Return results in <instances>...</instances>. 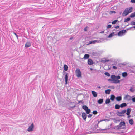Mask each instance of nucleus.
Here are the masks:
<instances>
[{
  "instance_id": "obj_1",
  "label": "nucleus",
  "mask_w": 135,
  "mask_h": 135,
  "mask_svg": "<svg viewBox=\"0 0 135 135\" xmlns=\"http://www.w3.org/2000/svg\"><path fill=\"white\" fill-rule=\"evenodd\" d=\"M99 122L98 121H95L94 123L92 125V128L89 129V131H87L86 132L87 134H90L92 133H98L99 132L106 133V132H104L107 129H102L98 127V124Z\"/></svg>"
},
{
  "instance_id": "obj_2",
  "label": "nucleus",
  "mask_w": 135,
  "mask_h": 135,
  "mask_svg": "<svg viewBox=\"0 0 135 135\" xmlns=\"http://www.w3.org/2000/svg\"><path fill=\"white\" fill-rule=\"evenodd\" d=\"M111 79H109L108 80V81H113L112 83L115 84L119 83L120 82V80L119 79H120V76L118 75L116 76L114 75H112L111 76Z\"/></svg>"
},
{
  "instance_id": "obj_3",
  "label": "nucleus",
  "mask_w": 135,
  "mask_h": 135,
  "mask_svg": "<svg viewBox=\"0 0 135 135\" xmlns=\"http://www.w3.org/2000/svg\"><path fill=\"white\" fill-rule=\"evenodd\" d=\"M132 10L133 8L132 7L126 8L122 13L123 16H125L127 15L132 12Z\"/></svg>"
},
{
  "instance_id": "obj_4",
  "label": "nucleus",
  "mask_w": 135,
  "mask_h": 135,
  "mask_svg": "<svg viewBox=\"0 0 135 135\" xmlns=\"http://www.w3.org/2000/svg\"><path fill=\"white\" fill-rule=\"evenodd\" d=\"M125 123L124 122H121L119 125L115 126V128L117 129H120L122 126H125Z\"/></svg>"
},
{
  "instance_id": "obj_5",
  "label": "nucleus",
  "mask_w": 135,
  "mask_h": 135,
  "mask_svg": "<svg viewBox=\"0 0 135 135\" xmlns=\"http://www.w3.org/2000/svg\"><path fill=\"white\" fill-rule=\"evenodd\" d=\"M126 32V30H123L119 32L118 33V35L119 36H122L124 35Z\"/></svg>"
},
{
  "instance_id": "obj_6",
  "label": "nucleus",
  "mask_w": 135,
  "mask_h": 135,
  "mask_svg": "<svg viewBox=\"0 0 135 135\" xmlns=\"http://www.w3.org/2000/svg\"><path fill=\"white\" fill-rule=\"evenodd\" d=\"M63 75L65 76V84H67L68 81V74L65 71H63Z\"/></svg>"
},
{
  "instance_id": "obj_7",
  "label": "nucleus",
  "mask_w": 135,
  "mask_h": 135,
  "mask_svg": "<svg viewBox=\"0 0 135 135\" xmlns=\"http://www.w3.org/2000/svg\"><path fill=\"white\" fill-rule=\"evenodd\" d=\"M75 72V73L76 74V76L78 77H79L81 76V72L79 69H77Z\"/></svg>"
},
{
  "instance_id": "obj_8",
  "label": "nucleus",
  "mask_w": 135,
  "mask_h": 135,
  "mask_svg": "<svg viewBox=\"0 0 135 135\" xmlns=\"http://www.w3.org/2000/svg\"><path fill=\"white\" fill-rule=\"evenodd\" d=\"M34 125L33 123H32L31 125L30 126L28 129H27V131L29 132H30L32 131L33 130V129L34 128Z\"/></svg>"
},
{
  "instance_id": "obj_9",
  "label": "nucleus",
  "mask_w": 135,
  "mask_h": 135,
  "mask_svg": "<svg viewBox=\"0 0 135 135\" xmlns=\"http://www.w3.org/2000/svg\"><path fill=\"white\" fill-rule=\"evenodd\" d=\"M133 97H131L128 95H126L124 98L125 100H127L128 101H129L132 99V98Z\"/></svg>"
},
{
  "instance_id": "obj_10",
  "label": "nucleus",
  "mask_w": 135,
  "mask_h": 135,
  "mask_svg": "<svg viewBox=\"0 0 135 135\" xmlns=\"http://www.w3.org/2000/svg\"><path fill=\"white\" fill-rule=\"evenodd\" d=\"M126 114L128 116V118H129L130 117V113L131 112V109L130 108H128L127 110Z\"/></svg>"
},
{
  "instance_id": "obj_11",
  "label": "nucleus",
  "mask_w": 135,
  "mask_h": 135,
  "mask_svg": "<svg viewBox=\"0 0 135 135\" xmlns=\"http://www.w3.org/2000/svg\"><path fill=\"white\" fill-rule=\"evenodd\" d=\"M82 117L83 120H85L87 117V115L84 112L83 113H82Z\"/></svg>"
},
{
  "instance_id": "obj_12",
  "label": "nucleus",
  "mask_w": 135,
  "mask_h": 135,
  "mask_svg": "<svg viewBox=\"0 0 135 135\" xmlns=\"http://www.w3.org/2000/svg\"><path fill=\"white\" fill-rule=\"evenodd\" d=\"M93 63V62L91 59H89L88 60V63L90 65H92Z\"/></svg>"
},
{
  "instance_id": "obj_13",
  "label": "nucleus",
  "mask_w": 135,
  "mask_h": 135,
  "mask_svg": "<svg viewBox=\"0 0 135 135\" xmlns=\"http://www.w3.org/2000/svg\"><path fill=\"white\" fill-rule=\"evenodd\" d=\"M31 45V43L30 42H27L25 44V47L26 48L30 47Z\"/></svg>"
},
{
  "instance_id": "obj_14",
  "label": "nucleus",
  "mask_w": 135,
  "mask_h": 135,
  "mask_svg": "<svg viewBox=\"0 0 135 135\" xmlns=\"http://www.w3.org/2000/svg\"><path fill=\"white\" fill-rule=\"evenodd\" d=\"M117 115L119 116H124L123 115L122 113L121 112H119V111H117Z\"/></svg>"
},
{
  "instance_id": "obj_15",
  "label": "nucleus",
  "mask_w": 135,
  "mask_h": 135,
  "mask_svg": "<svg viewBox=\"0 0 135 135\" xmlns=\"http://www.w3.org/2000/svg\"><path fill=\"white\" fill-rule=\"evenodd\" d=\"M116 99L117 101H120L122 100V97L121 96H118L116 98Z\"/></svg>"
},
{
  "instance_id": "obj_16",
  "label": "nucleus",
  "mask_w": 135,
  "mask_h": 135,
  "mask_svg": "<svg viewBox=\"0 0 135 135\" xmlns=\"http://www.w3.org/2000/svg\"><path fill=\"white\" fill-rule=\"evenodd\" d=\"M117 35V34H115L114 32H113L110 34L109 36H108V38H111L113 36H114V35Z\"/></svg>"
},
{
  "instance_id": "obj_17",
  "label": "nucleus",
  "mask_w": 135,
  "mask_h": 135,
  "mask_svg": "<svg viewBox=\"0 0 135 135\" xmlns=\"http://www.w3.org/2000/svg\"><path fill=\"white\" fill-rule=\"evenodd\" d=\"M127 106V104L125 103H124L120 104V106L121 108H123L124 107H126Z\"/></svg>"
},
{
  "instance_id": "obj_18",
  "label": "nucleus",
  "mask_w": 135,
  "mask_h": 135,
  "mask_svg": "<svg viewBox=\"0 0 135 135\" xmlns=\"http://www.w3.org/2000/svg\"><path fill=\"white\" fill-rule=\"evenodd\" d=\"M92 93L94 97H96L97 96V93L94 91H92Z\"/></svg>"
},
{
  "instance_id": "obj_19",
  "label": "nucleus",
  "mask_w": 135,
  "mask_h": 135,
  "mask_svg": "<svg viewBox=\"0 0 135 135\" xmlns=\"http://www.w3.org/2000/svg\"><path fill=\"white\" fill-rule=\"evenodd\" d=\"M122 76L123 77H126L128 75V74L126 72H124L122 74Z\"/></svg>"
},
{
  "instance_id": "obj_20",
  "label": "nucleus",
  "mask_w": 135,
  "mask_h": 135,
  "mask_svg": "<svg viewBox=\"0 0 135 135\" xmlns=\"http://www.w3.org/2000/svg\"><path fill=\"white\" fill-rule=\"evenodd\" d=\"M103 99H100L98 100L97 102L98 103L101 104L103 103Z\"/></svg>"
},
{
  "instance_id": "obj_21",
  "label": "nucleus",
  "mask_w": 135,
  "mask_h": 135,
  "mask_svg": "<svg viewBox=\"0 0 135 135\" xmlns=\"http://www.w3.org/2000/svg\"><path fill=\"white\" fill-rule=\"evenodd\" d=\"M89 57V55L88 54H85L84 55V58L85 59H87Z\"/></svg>"
},
{
  "instance_id": "obj_22",
  "label": "nucleus",
  "mask_w": 135,
  "mask_h": 135,
  "mask_svg": "<svg viewBox=\"0 0 135 135\" xmlns=\"http://www.w3.org/2000/svg\"><path fill=\"white\" fill-rule=\"evenodd\" d=\"M96 40H94L93 41H89L88 44H94L96 43Z\"/></svg>"
},
{
  "instance_id": "obj_23",
  "label": "nucleus",
  "mask_w": 135,
  "mask_h": 135,
  "mask_svg": "<svg viewBox=\"0 0 135 135\" xmlns=\"http://www.w3.org/2000/svg\"><path fill=\"white\" fill-rule=\"evenodd\" d=\"M115 98V97L114 95H111V98H110V99L112 101H114V99Z\"/></svg>"
},
{
  "instance_id": "obj_24",
  "label": "nucleus",
  "mask_w": 135,
  "mask_h": 135,
  "mask_svg": "<svg viewBox=\"0 0 135 135\" xmlns=\"http://www.w3.org/2000/svg\"><path fill=\"white\" fill-rule=\"evenodd\" d=\"M120 107V105L118 104H116L115 106V108L116 109H119Z\"/></svg>"
},
{
  "instance_id": "obj_25",
  "label": "nucleus",
  "mask_w": 135,
  "mask_h": 135,
  "mask_svg": "<svg viewBox=\"0 0 135 135\" xmlns=\"http://www.w3.org/2000/svg\"><path fill=\"white\" fill-rule=\"evenodd\" d=\"M111 91V90L110 89H107L105 91V93L106 94H109L110 93Z\"/></svg>"
},
{
  "instance_id": "obj_26",
  "label": "nucleus",
  "mask_w": 135,
  "mask_h": 135,
  "mask_svg": "<svg viewBox=\"0 0 135 135\" xmlns=\"http://www.w3.org/2000/svg\"><path fill=\"white\" fill-rule=\"evenodd\" d=\"M110 102V99L109 98L107 99L105 101V103L106 104H109Z\"/></svg>"
},
{
  "instance_id": "obj_27",
  "label": "nucleus",
  "mask_w": 135,
  "mask_h": 135,
  "mask_svg": "<svg viewBox=\"0 0 135 135\" xmlns=\"http://www.w3.org/2000/svg\"><path fill=\"white\" fill-rule=\"evenodd\" d=\"M129 124L131 125H132L133 124L134 122L133 119H130L129 120Z\"/></svg>"
},
{
  "instance_id": "obj_28",
  "label": "nucleus",
  "mask_w": 135,
  "mask_h": 135,
  "mask_svg": "<svg viewBox=\"0 0 135 135\" xmlns=\"http://www.w3.org/2000/svg\"><path fill=\"white\" fill-rule=\"evenodd\" d=\"M82 108L85 111L88 108V107L86 105H83L82 106Z\"/></svg>"
},
{
  "instance_id": "obj_29",
  "label": "nucleus",
  "mask_w": 135,
  "mask_h": 135,
  "mask_svg": "<svg viewBox=\"0 0 135 135\" xmlns=\"http://www.w3.org/2000/svg\"><path fill=\"white\" fill-rule=\"evenodd\" d=\"M130 17H128L127 18L125 19L124 22H128L130 20Z\"/></svg>"
},
{
  "instance_id": "obj_30",
  "label": "nucleus",
  "mask_w": 135,
  "mask_h": 135,
  "mask_svg": "<svg viewBox=\"0 0 135 135\" xmlns=\"http://www.w3.org/2000/svg\"><path fill=\"white\" fill-rule=\"evenodd\" d=\"M68 66L66 65V64H65L64 65V70L65 71H67L68 70Z\"/></svg>"
},
{
  "instance_id": "obj_31",
  "label": "nucleus",
  "mask_w": 135,
  "mask_h": 135,
  "mask_svg": "<svg viewBox=\"0 0 135 135\" xmlns=\"http://www.w3.org/2000/svg\"><path fill=\"white\" fill-rule=\"evenodd\" d=\"M130 17L131 18H133L135 17V12H134V13H131L130 16Z\"/></svg>"
},
{
  "instance_id": "obj_32",
  "label": "nucleus",
  "mask_w": 135,
  "mask_h": 135,
  "mask_svg": "<svg viewBox=\"0 0 135 135\" xmlns=\"http://www.w3.org/2000/svg\"><path fill=\"white\" fill-rule=\"evenodd\" d=\"M85 111L87 114H89L90 112L91 111L90 109L88 108Z\"/></svg>"
},
{
  "instance_id": "obj_33",
  "label": "nucleus",
  "mask_w": 135,
  "mask_h": 135,
  "mask_svg": "<svg viewBox=\"0 0 135 135\" xmlns=\"http://www.w3.org/2000/svg\"><path fill=\"white\" fill-rule=\"evenodd\" d=\"M104 74L108 77H109L110 76V74L108 72H105L104 73Z\"/></svg>"
},
{
  "instance_id": "obj_34",
  "label": "nucleus",
  "mask_w": 135,
  "mask_h": 135,
  "mask_svg": "<svg viewBox=\"0 0 135 135\" xmlns=\"http://www.w3.org/2000/svg\"><path fill=\"white\" fill-rule=\"evenodd\" d=\"M117 21H118V20H115L112 22V24H115Z\"/></svg>"
},
{
  "instance_id": "obj_35",
  "label": "nucleus",
  "mask_w": 135,
  "mask_h": 135,
  "mask_svg": "<svg viewBox=\"0 0 135 135\" xmlns=\"http://www.w3.org/2000/svg\"><path fill=\"white\" fill-rule=\"evenodd\" d=\"M127 110H123L121 111V112L123 114V115L126 112Z\"/></svg>"
},
{
  "instance_id": "obj_36",
  "label": "nucleus",
  "mask_w": 135,
  "mask_h": 135,
  "mask_svg": "<svg viewBox=\"0 0 135 135\" xmlns=\"http://www.w3.org/2000/svg\"><path fill=\"white\" fill-rule=\"evenodd\" d=\"M98 113L97 112L96 110L93 111V113L94 115H96Z\"/></svg>"
},
{
  "instance_id": "obj_37",
  "label": "nucleus",
  "mask_w": 135,
  "mask_h": 135,
  "mask_svg": "<svg viewBox=\"0 0 135 135\" xmlns=\"http://www.w3.org/2000/svg\"><path fill=\"white\" fill-rule=\"evenodd\" d=\"M112 25H108L107 26V29H109L111 28Z\"/></svg>"
},
{
  "instance_id": "obj_38",
  "label": "nucleus",
  "mask_w": 135,
  "mask_h": 135,
  "mask_svg": "<svg viewBox=\"0 0 135 135\" xmlns=\"http://www.w3.org/2000/svg\"><path fill=\"white\" fill-rule=\"evenodd\" d=\"M130 91L133 92L134 91V90L131 87L130 89Z\"/></svg>"
},
{
  "instance_id": "obj_39",
  "label": "nucleus",
  "mask_w": 135,
  "mask_h": 135,
  "mask_svg": "<svg viewBox=\"0 0 135 135\" xmlns=\"http://www.w3.org/2000/svg\"><path fill=\"white\" fill-rule=\"evenodd\" d=\"M75 107V106H72V107H71V106H70L69 107V110H71V109L74 108Z\"/></svg>"
},
{
  "instance_id": "obj_40",
  "label": "nucleus",
  "mask_w": 135,
  "mask_h": 135,
  "mask_svg": "<svg viewBox=\"0 0 135 135\" xmlns=\"http://www.w3.org/2000/svg\"><path fill=\"white\" fill-rule=\"evenodd\" d=\"M110 13H116V12L115 11H110Z\"/></svg>"
},
{
  "instance_id": "obj_41",
  "label": "nucleus",
  "mask_w": 135,
  "mask_h": 135,
  "mask_svg": "<svg viewBox=\"0 0 135 135\" xmlns=\"http://www.w3.org/2000/svg\"><path fill=\"white\" fill-rule=\"evenodd\" d=\"M131 24L135 25V22L133 21L131 22Z\"/></svg>"
},
{
  "instance_id": "obj_42",
  "label": "nucleus",
  "mask_w": 135,
  "mask_h": 135,
  "mask_svg": "<svg viewBox=\"0 0 135 135\" xmlns=\"http://www.w3.org/2000/svg\"><path fill=\"white\" fill-rule=\"evenodd\" d=\"M14 34L16 36L17 38V39H18V36L16 34V33L15 32H13Z\"/></svg>"
},
{
  "instance_id": "obj_43",
  "label": "nucleus",
  "mask_w": 135,
  "mask_h": 135,
  "mask_svg": "<svg viewBox=\"0 0 135 135\" xmlns=\"http://www.w3.org/2000/svg\"><path fill=\"white\" fill-rule=\"evenodd\" d=\"M131 100L133 102H135V97L132 98Z\"/></svg>"
},
{
  "instance_id": "obj_44",
  "label": "nucleus",
  "mask_w": 135,
  "mask_h": 135,
  "mask_svg": "<svg viewBox=\"0 0 135 135\" xmlns=\"http://www.w3.org/2000/svg\"><path fill=\"white\" fill-rule=\"evenodd\" d=\"M132 28H133V27H129L128 28H127L126 29V31L128 30H131Z\"/></svg>"
},
{
  "instance_id": "obj_45",
  "label": "nucleus",
  "mask_w": 135,
  "mask_h": 135,
  "mask_svg": "<svg viewBox=\"0 0 135 135\" xmlns=\"http://www.w3.org/2000/svg\"><path fill=\"white\" fill-rule=\"evenodd\" d=\"M92 116V114H89L88 116V117L90 118Z\"/></svg>"
},
{
  "instance_id": "obj_46",
  "label": "nucleus",
  "mask_w": 135,
  "mask_h": 135,
  "mask_svg": "<svg viewBox=\"0 0 135 135\" xmlns=\"http://www.w3.org/2000/svg\"><path fill=\"white\" fill-rule=\"evenodd\" d=\"M113 69H116L117 68V67L116 66H113Z\"/></svg>"
},
{
  "instance_id": "obj_47",
  "label": "nucleus",
  "mask_w": 135,
  "mask_h": 135,
  "mask_svg": "<svg viewBox=\"0 0 135 135\" xmlns=\"http://www.w3.org/2000/svg\"><path fill=\"white\" fill-rule=\"evenodd\" d=\"M81 103L83 104V102L82 100H80L79 101L78 103Z\"/></svg>"
},
{
  "instance_id": "obj_48",
  "label": "nucleus",
  "mask_w": 135,
  "mask_h": 135,
  "mask_svg": "<svg viewBox=\"0 0 135 135\" xmlns=\"http://www.w3.org/2000/svg\"><path fill=\"white\" fill-rule=\"evenodd\" d=\"M131 2L132 3H135V0H131Z\"/></svg>"
},
{
  "instance_id": "obj_49",
  "label": "nucleus",
  "mask_w": 135,
  "mask_h": 135,
  "mask_svg": "<svg viewBox=\"0 0 135 135\" xmlns=\"http://www.w3.org/2000/svg\"><path fill=\"white\" fill-rule=\"evenodd\" d=\"M96 43H99L101 42V41L100 40H96Z\"/></svg>"
},
{
  "instance_id": "obj_50",
  "label": "nucleus",
  "mask_w": 135,
  "mask_h": 135,
  "mask_svg": "<svg viewBox=\"0 0 135 135\" xmlns=\"http://www.w3.org/2000/svg\"><path fill=\"white\" fill-rule=\"evenodd\" d=\"M119 27L118 26H117L115 27V28L116 29H118L119 28Z\"/></svg>"
},
{
  "instance_id": "obj_51",
  "label": "nucleus",
  "mask_w": 135,
  "mask_h": 135,
  "mask_svg": "<svg viewBox=\"0 0 135 135\" xmlns=\"http://www.w3.org/2000/svg\"><path fill=\"white\" fill-rule=\"evenodd\" d=\"M88 27H86L84 28V30L85 31H87V28Z\"/></svg>"
},
{
  "instance_id": "obj_52",
  "label": "nucleus",
  "mask_w": 135,
  "mask_h": 135,
  "mask_svg": "<svg viewBox=\"0 0 135 135\" xmlns=\"http://www.w3.org/2000/svg\"><path fill=\"white\" fill-rule=\"evenodd\" d=\"M85 132V130H84V131H83L82 132H81V133L82 134H83Z\"/></svg>"
},
{
  "instance_id": "obj_53",
  "label": "nucleus",
  "mask_w": 135,
  "mask_h": 135,
  "mask_svg": "<svg viewBox=\"0 0 135 135\" xmlns=\"http://www.w3.org/2000/svg\"><path fill=\"white\" fill-rule=\"evenodd\" d=\"M111 88L113 89H114L115 88L114 86H111Z\"/></svg>"
},
{
  "instance_id": "obj_54",
  "label": "nucleus",
  "mask_w": 135,
  "mask_h": 135,
  "mask_svg": "<svg viewBox=\"0 0 135 135\" xmlns=\"http://www.w3.org/2000/svg\"><path fill=\"white\" fill-rule=\"evenodd\" d=\"M104 33V31H102L101 32H100V33Z\"/></svg>"
},
{
  "instance_id": "obj_55",
  "label": "nucleus",
  "mask_w": 135,
  "mask_h": 135,
  "mask_svg": "<svg viewBox=\"0 0 135 135\" xmlns=\"http://www.w3.org/2000/svg\"><path fill=\"white\" fill-rule=\"evenodd\" d=\"M132 27H133V28H134L135 29V26Z\"/></svg>"
},
{
  "instance_id": "obj_56",
  "label": "nucleus",
  "mask_w": 135,
  "mask_h": 135,
  "mask_svg": "<svg viewBox=\"0 0 135 135\" xmlns=\"http://www.w3.org/2000/svg\"><path fill=\"white\" fill-rule=\"evenodd\" d=\"M98 87L99 88V89H100V88H101V87H100V86H98Z\"/></svg>"
},
{
  "instance_id": "obj_57",
  "label": "nucleus",
  "mask_w": 135,
  "mask_h": 135,
  "mask_svg": "<svg viewBox=\"0 0 135 135\" xmlns=\"http://www.w3.org/2000/svg\"><path fill=\"white\" fill-rule=\"evenodd\" d=\"M72 39V38H70V39Z\"/></svg>"
},
{
  "instance_id": "obj_58",
  "label": "nucleus",
  "mask_w": 135,
  "mask_h": 135,
  "mask_svg": "<svg viewBox=\"0 0 135 135\" xmlns=\"http://www.w3.org/2000/svg\"><path fill=\"white\" fill-rule=\"evenodd\" d=\"M71 104V103H70V104Z\"/></svg>"
}]
</instances>
